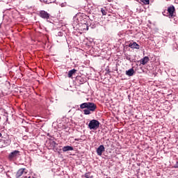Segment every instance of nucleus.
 Wrapping results in <instances>:
<instances>
[{
  "mask_svg": "<svg viewBox=\"0 0 178 178\" xmlns=\"http://www.w3.org/2000/svg\"><path fill=\"white\" fill-rule=\"evenodd\" d=\"M80 108L84 109V115H91V112H95L97 105L92 102H85L80 105Z\"/></svg>",
  "mask_w": 178,
  "mask_h": 178,
  "instance_id": "1",
  "label": "nucleus"
},
{
  "mask_svg": "<svg viewBox=\"0 0 178 178\" xmlns=\"http://www.w3.org/2000/svg\"><path fill=\"white\" fill-rule=\"evenodd\" d=\"M99 121L97 120H91L88 124V129L90 130H97V129H99Z\"/></svg>",
  "mask_w": 178,
  "mask_h": 178,
  "instance_id": "2",
  "label": "nucleus"
},
{
  "mask_svg": "<svg viewBox=\"0 0 178 178\" xmlns=\"http://www.w3.org/2000/svg\"><path fill=\"white\" fill-rule=\"evenodd\" d=\"M167 16L169 19H173V17H176V8L174 6H170L167 9Z\"/></svg>",
  "mask_w": 178,
  "mask_h": 178,
  "instance_id": "3",
  "label": "nucleus"
},
{
  "mask_svg": "<svg viewBox=\"0 0 178 178\" xmlns=\"http://www.w3.org/2000/svg\"><path fill=\"white\" fill-rule=\"evenodd\" d=\"M19 156H20V151L14 150L9 154L8 159L9 161H16Z\"/></svg>",
  "mask_w": 178,
  "mask_h": 178,
  "instance_id": "4",
  "label": "nucleus"
},
{
  "mask_svg": "<svg viewBox=\"0 0 178 178\" xmlns=\"http://www.w3.org/2000/svg\"><path fill=\"white\" fill-rule=\"evenodd\" d=\"M28 170L26 168H20L17 170L15 175L16 178H20L23 175H27Z\"/></svg>",
  "mask_w": 178,
  "mask_h": 178,
  "instance_id": "5",
  "label": "nucleus"
},
{
  "mask_svg": "<svg viewBox=\"0 0 178 178\" xmlns=\"http://www.w3.org/2000/svg\"><path fill=\"white\" fill-rule=\"evenodd\" d=\"M39 16H40V17H42V19L48 20V19H49V17H51V14L48 13V12H47L45 10H40L39 12Z\"/></svg>",
  "mask_w": 178,
  "mask_h": 178,
  "instance_id": "6",
  "label": "nucleus"
},
{
  "mask_svg": "<svg viewBox=\"0 0 178 178\" xmlns=\"http://www.w3.org/2000/svg\"><path fill=\"white\" fill-rule=\"evenodd\" d=\"M96 152L99 156H101L102 155V152H105V147L104 145H102L99 146V147L97 149Z\"/></svg>",
  "mask_w": 178,
  "mask_h": 178,
  "instance_id": "7",
  "label": "nucleus"
},
{
  "mask_svg": "<svg viewBox=\"0 0 178 178\" xmlns=\"http://www.w3.org/2000/svg\"><path fill=\"white\" fill-rule=\"evenodd\" d=\"M129 47L132 49H140V44H137L136 42H130Z\"/></svg>",
  "mask_w": 178,
  "mask_h": 178,
  "instance_id": "8",
  "label": "nucleus"
},
{
  "mask_svg": "<svg viewBox=\"0 0 178 178\" xmlns=\"http://www.w3.org/2000/svg\"><path fill=\"white\" fill-rule=\"evenodd\" d=\"M148 62H149V58L148 56H145L140 60V65H147Z\"/></svg>",
  "mask_w": 178,
  "mask_h": 178,
  "instance_id": "9",
  "label": "nucleus"
},
{
  "mask_svg": "<svg viewBox=\"0 0 178 178\" xmlns=\"http://www.w3.org/2000/svg\"><path fill=\"white\" fill-rule=\"evenodd\" d=\"M74 148L72 146L67 145L63 147V152H67V151H73Z\"/></svg>",
  "mask_w": 178,
  "mask_h": 178,
  "instance_id": "10",
  "label": "nucleus"
},
{
  "mask_svg": "<svg viewBox=\"0 0 178 178\" xmlns=\"http://www.w3.org/2000/svg\"><path fill=\"white\" fill-rule=\"evenodd\" d=\"M127 76H131L133 74H134V69L131 68L129 70L126 71Z\"/></svg>",
  "mask_w": 178,
  "mask_h": 178,
  "instance_id": "11",
  "label": "nucleus"
},
{
  "mask_svg": "<svg viewBox=\"0 0 178 178\" xmlns=\"http://www.w3.org/2000/svg\"><path fill=\"white\" fill-rule=\"evenodd\" d=\"M76 72H77V70H76L75 69L71 70L68 72V77L70 79L71 77H72V76L74 74V73H76Z\"/></svg>",
  "mask_w": 178,
  "mask_h": 178,
  "instance_id": "12",
  "label": "nucleus"
},
{
  "mask_svg": "<svg viewBox=\"0 0 178 178\" xmlns=\"http://www.w3.org/2000/svg\"><path fill=\"white\" fill-rule=\"evenodd\" d=\"M145 5H149V0H140Z\"/></svg>",
  "mask_w": 178,
  "mask_h": 178,
  "instance_id": "13",
  "label": "nucleus"
},
{
  "mask_svg": "<svg viewBox=\"0 0 178 178\" xmlns=\"http://www.w3.org/2000/svg\"><path fill=\"white\" fill-rule=\"evenodd\" d=\"M101 12L103 16H106V10H105L104 8H101Z\"/></svg>",
  "mask_w": 178,
  "mask_h": 178,
  "instance_id": "14",
  "label": "nucleus"
},
{
  "mask_svg": "<svg viewBox=\"0 0 178 178\" xmlns=\"http://www.w3.org/2000/svg\"><path fill=\"white\" fill-rule=\"evenodd\" d=\"M174 168H178V162L176 163V164L174 165Z\"/></svg>",
  "mask_w": 178,
  "mask_h": 178,
  "instance_id": "15",
  "label": "nucleus"
},
{
  "mask_svg": "<svg viewBox=\"0 0 178 178\" xmlns=\"http://www.w3.org/2000/svg\"><path fill=\"white\" fill-rule=\"evenodd\" d=\"M52 143H53V144H54V145H56V142L53 141Z\"/></svg>",
  "mask_w": 178,
  "mask_h": 178,
  "instance_id": "16",
  "label": "nucleus"
},
{
  "mask_svg": "<svg viewBox=\"0 0 178 178\" xmlns=\"http://www.w3.org/2000/svg\"><path fill=\"white\" fill-rule=\"evenodd\" d=\"M74 140L75 141H79V138H75Z\"/></svg>",
  "mask_w": 178,
  "mask_h": 178,
  "instance_id": "17",
  "label": "nucleus"
},
{
  "mask_svg": "<svg viewBox=\"0 0 178 178\" xmlns=\"http://www.w3.org/2000/svg\"><path fill=\"white\" fill-rule=\"evenodd\" d=\"M24 178H27V177H24ZM28 178H31V176H29Z\"/></svg>",
  "mask_w": 178,
  "mask_h": 178,
  "instance_id": "18",
  "label": "nucleus"
},
{
  "mask_svg": "<svg viewBox=\"0 0 178 178\" xmlns=\"http://www.w3.org/2000/svg\"><path fill=\"white\" fill-rule=\"evenodd\" d=\"M0 137H2V134L0 133Z\"/></svg>",
  "mask_w": 178,
  "mask_h": 178,
  "instance_id": "19",
  "label": "nucleus"
},
{
  "mask_svg": "<svg viewBox=\"0 0 178 178\" xmlns=\"http://www.w3.org/2000/svg\"><path fill=\"white\" fill-rule=\"evenodd\" d=\"M86 30H88V26H86Z\"/></svg>",
  "mask_w": 178,
  "mask_h": 178,
  "instance_id": "20",
  "label": "nucleus"
},
{
  "mask_svg": "<svg viewBox=\"0 0 178 178\" xmlns=\"http://www.w3.org/2000/svg\"><path fill=\"white\" fill-rule=\"evenodd\" d=\"M108 2H111V0H108Z\"/></svg>",
  "mask_w": 178,
  "mask_h": 178,
  "instance_id": "21",
  "label": "nucleus"
}]
</instances>
